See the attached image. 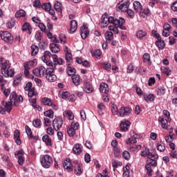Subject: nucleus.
I'll return each mask as SVG.
<instances>
[{"label": "nucleus", "mask_w": 177, "mask_h": 177, "mask_svg": "<svg viewBox=\"0 0 177 177\" xmlns=\"http://www.w3.org/2000/svg\"><path fill=\"white\" fill-rule=\"evenodd\" d=\"M21 82V73H19L15 76L13 81V85L15 86H19L20 82Z\"/></svg>", "instance_id": "41"}, {"label": "nucleus", "mask_w": 177, "mask_h": 177, "mask_svg": "<svg viewBox=\"0 0 177 177\" xmlns=\"http://www.w3.org/2000/svg\"><path fill=\"white\" fill-rule=\"evenodd\" d=\"M67 66H70L73 63V55L71 53L66 52L65 55Z\"/></svg>", "instance_id": "37"}, {"label": "nucleus", "mask_w": 177, "mask_h": 177, "mask_svg": "<svg viewBox=\"0 0 177 177\" xmlns=\"http://www.w3.org/2000/svg\"><path fill=\"white\" fill-rule=\"evenodd\" d=\"M154 99H156L154 94H149L147 97H145V100H146V102H147V100L149 102H154Z\"/></svg>", "instance_id": "60"}, {"label": "nucleus", "mask_w": 177, "mask_h": 177, "mask_svg": "<svg viewBox=\"0 0 177 177\" xmlns=\"http://www.w3.org/2000/svg\"><path fill=\"white\" fill-rule=\"evenodd\" d=\"M74 172L77 176L82 175V169H81V166L79 165L78 162H76Z\"/></svg>", "instance_id": "34"}, {"label": "nucleus", "mask_w": 177, "mask_h": 177, "mask_svg": "<svg viewBox=\"0 0 177 177\" xmlns=\"http://www.w3.org/2000/svg\"><path fill=\"white\" fill-rule=\"evenodd\" d=\"M66 71H67L68 75L73 76L74 75V74H75L77 70H75V68H71V66H68L66 68Z\"/></svg>", "instance_id": "53"}, {"label": "nucleus", "mask_w": 177, "mask_h": 177, "mask_svg": "<svg viewBox=\"0 0 177 177\" xmlns=\"http://www.w3.org/2000/svg\"><path fill=\"white\" fill-rule=\"evenodd\" d=\"M129 3H130L128 0H122L117 5V8H118V9L121 10V12H123L124 13H125V12L128 10V8H129Z\"/></svg>", "instance_id": "8"}, {"label": "nucleus", "mask_w": 177, "mask_h": 177, "mask_svg": "<svg viewBox=\"0 0 177 177\" xmlns=\"http://www.w3.org/2000/svg\"><path fill=\"white\" fill-rule=\"evenodd\" d=\"M72 80L75 86H78L81 84V77L78 75H73L72 76Z\"/></svg>", "instance_id": "30"}, {"label": "nucleus", "mask_w": 177, "mask_h": 177, "mask_svg": "<svg viewBox=\"0 0 177 177\" xmlns=\"http://www.w3.org/2000/svg\"><path fill=\"white\" fill-rule=\"evenodd\" d=\"M129 127H131V122H129V120H124L120 124V131L122 132H127Z\"/></svg>", "instance_id": "14"}, {"label": "nucleus", "mask_w": 177, "mask_h": 177, "mask_svg": "<svg viewBox=\"0 0 177 177\" xmlns=\"http://www.w3.org/2000/svg\"><path fill=\"white\" fill-rule=\"evenodd\" d=\"M15 156L16 158H18L19 165H23V164H24V151H23V150L17 151L15 153Z\"/></svg>", "instance_id": "12"}, {"label": "nucleus", "mask_w": 177, "mask_h": 177, "mask_svg": "<svg viewBox=\"0 0 177 177\" xmlns=\"http://www.w3.org/2000/svg\"><path fill=\"white\" fill-rule=\"evenodd\" d=\"M44 127H50L52 125V121H50V119L48 118H44Z\"/></svg>", "instance_id": "61"}, {"label": "nucleus", "mask_w": 177, "mask_h": 177, "mask_svg": "<svg viewBox=\"0 0 177 177\" xmlns=\"http://www.w3.org/2000/svg\"><path fill=\"white\" fill-rule=\"evenodd\" d=\"M170 158L172 160H177V151L176 149L171 151Z\"/></svg>", "instance_id": "62"}, {"label": "nucleus", "mask_w": 177, "mask_h": 177, "mask_svg": "<svg viewBox=\"0 0 177 177\" xmlns=\"http://www.w3.org/2000/svg\"><path fill=\"white\" fill-rule=\"evenodd\" d=\"M32 74L38 78H42V77L46 74V68L43 66H39L32 70Z\"/></svg>", "instance_id": "6"}, {"label": "nucleus", "mask_w": 177, "mask_h": 177, "mask_svg": "<svg viewBox=\"0 0 177 177\" xmlns=\"http://www.w3.org/2000/svg\"><path fill=\"white\" fill-rule=\"evenodd\" d=\"M80 128V123L72 122L71 126L70 127L67 128V133L68 136L71 138H73L75 136V131H78V129Z\"/></svg>", "instance_id": "3"}, {"label": "nucleus", "mask_w": 177, "mask_h": 177, "mask_svg": "<svg viewBox=\"0 0 177 177\" xmlns=\"http://www.w3.org/2000/svg\"><path fill=\"white\" fill-rule=\"evenodd\" d=\"M158 122L161 123V127L163 129H167L168 127V120L165 116H160L158 118Z\"/></svg>", "instance_id": "19"}, {"label": "nucleus", "mask_w": 177, "mask_h": 177, "mask_svg": "<svg viewBox=\"0 0 177 177\" xmlns=\"http://www.w3.org/2000/svg\"><path fill=\"white\" fill-rule=\"evenodd\" d=\"M138 138V134L135 133V132L133 131V135H131V137L127 140L126 143L127 145L132 144V143H136L138 141L136 140V138Z\"/></svg>", "instance_id": "26"}, {"label": "nucleus", "mask_w": 177, "mask_h": 177, "mask_svg": "<svg viewBox=\"0 0 177 177\" xmlns=\"http://www.w3.org/2000/svg\"><path fill=\"white\" fill-rule=\"evenodd\" d=\"M63 127V118L61 116H57L53 121V127L57 132Z\"/></svg>", "instance_id": "5"}, {"label": "nucleus", "mask_w": 177, "mask_h": 177, "mask_svg": "<svg viewBox=\"0 0 177 177\" xmlns=\"http://www.w3.org/2000/svg\"><path fill=\"white\" fill-rule=\"evenodd\" d=\"M161 72L162 73V74H165L167 75V77H169V75H171V69H169V68H167L165 66H162L160 68Z\"/></svg>", "instance_id": "48"}, {"label": "nucleus", "mask_w": 177, "mask_h": 177, "mask_svg": "<svg viewBox=\"0 0 177 177\" xmlns=\"http://www.w3.org/2000/svg\"><path fill=\"white\" fill-rule=\"evenodd\" d=\"M145 169L147 170V174L148 176H153V169L150 164L145 165Z\"/></svg>", "instance_id": "50"}, {"label": "nucleus", "mask_w": 177, "mask_h": 177, "mask_svg": "<svg viewBox=\"0 0 177 177\" xmlns=\"http://www.w3.org/2000/svg\"><path fill=\"white\" fill-rule=\"evenodd\" d=\"M132 109L127 106H122L119 110L120 117H127L131 114Z\"/></svg>", "instance_id": "11"}, {"label": "nucleus", "mask_w": 177, "mask_h": 177, "mask_svg": "<svg viewBox=\"0 0 177 177\" xmlns=\"http://www.w3.org/2000/svg\"><path fill=\"white\" fill-rule=\"evenodd\" d=\"M54 8L56 12H58L59 13H62V3L59 1H55L54 4Z\"/></svg>", "instance_id": "52"}, {"label": "nucleus", "mask_w": 177, "mask_h": 177, "mask_svg": "<svg viewBox=\"0 0 177 177\" xmlns=\"http://www.w3.org/2000/svg\"><path fill=\"white\" fill-rule=\"evenodd\" d=\"M42 141L48 147H52L53 146V143L52 142V138H49V135L48 134H45L44 136H43Z\"/></svg>", "instance_id": "17"}, {"label": "nucleus", "mask_w": 177, "mask_h": 177, "mask_svg": "<svg viewBox=\"0 0 177 177\" xmlns=\"http://www.w3.org/2000/svg\"><path fill=\"white\" fill-rule=\"evenodd\" d=\"M30 49L32 50V56H37V55H38V52H39V48L37 46L33 44L31 46Z\"/></svg>", "instance_id": "42"}, {"label": "nucleus", "mask_w": 177, "mask_h": 177, "mask_svg": "<svg viewBox=\"0 0 177 177\" xmlns=\"http://www.w3.org/2000/svg\"><path fill=\"white\" fill-rule=\"evenodd\" d=\"M41 8L46 10V12H48L50 9H52V4L50 3H44Z\"/></svg>", "instance_id": "55"}, {"label": "nucleus", "mask_w": 177, "mask_h": 177, "mask_svg": "<svg viewBox=\"0 0 177 177\" xmlns=\"http://www.w3.org/2000/svg\"><path fill=\"white\" fill-rule=\"evenodd\" d=\"M68 96H70L68 91H60L59 93V97H62V99H66Z\"/></svg>", "instance_id": "51"}, {"label": "nucleus", "mask_w": 177, "mask_h": 177, "mask_svg": "<svg viewBox=\"0 0 177 177\" xmlns=\"http://www.w3.org/2000/svg\"><path fill=\"white\" fill-rule=\"evenodd\" d=\"M42 35H44L43 32L37 31L35 35V38L37 42H41L42 41Z\"/></svg>", "instance_id": "54"}, {"label": "nucleus", "mask_w": 177, "mask_h": 177, "mask_svg": "<svg viewBox=\"0 0 177 177\" xmlns=\"http://www.w3.org/2000/svg\"><path fill=\"white\" fill-rule=\"evenodd\" d=\"M142 60L144 63H147V64H151V60L150 59V54L145 53L142 56Z\"/></svg>", "instance_id": "43"}, {"label": "nucleus", "mask_w": 177, "mask_h": 177, "mask_svg": "<svg viewBox=\"0 0 177 177\" xmlns=\"http://www.w3.org/2000/svg\"><path fill=\"white\" fill-rule=\"evenodd\" d=\"M97 109H98L99 114H100L101 115H103V114L104 113H102V111H104V110H106V106L104 105V104H103V102L98 104Z\"/></svg>", "instance_id": "45"}, {"label": "nucleus", "mask_w": 177, "mask_h": 177, "mask_svg": "<svg viewBox=\"0 0 177 177\" xmlns=\"http://www.w3.org/2000/svg\"><path fill=\"white\" fill-rule=\"evenodd\" d=\"M49 48L53 53H59V52H60V46L59 44L51 43L50 44Z\"/></svg>", "instance_id": "21"}, {"label": "nucleus", "mask_w": 177, "mask_h": 177, "mask_svg": "<svg viewBox=\"0 0 177 177\" xmlns=\"http://www.w3.org/2000/svg\"><path fill=\"white\" fill-rule=\"evenodd\" d=\"M113 24L114 26H119L120 30H127V26H124L125 23V19L122 17L118 19H114L113 17H109L107 12L102 15L101 21L99 23V26L101 28H104L109 26V24Z\"/></svg>", "instance_id": "1"}, {"label": "nucleus", "mask_w": 177, "mask_h": 177, "mask_svg": "<svg viewBox=\"0 0 177 177\" xmlns=\"http://www.w3.org/2000/svg\"><path fill=\"white\" fill-rule=\"evenodd\" d=\"M46 78L50 82H55L57 80V77L55 75V71L53 69H46Z\"/></svg>", "instance_id": "7"}, {"label": "nucleus", "mask_w": 177, "mask_h": 177, "mask_svg": "<svg viewBox=\"0 0 177 177\" xmlns=\"http://www.w3.org/2000/svg\"><path fill=\"white\" fill-rule=\"evenodd\" d=\"M41 103L44 104V106H49L50 107H52L54 110H57V105L53 103V101L48 97H44L41 99Z\"/></svg>", "instance_id": "10"}, {"label": "nucleus", "mask_w": 177, "mask_h": 177, "mask_svg": "<svg viewBox=\"0 0 177 177\" xmlns=\"http://www.w3.org/2000/svg\"><path fill=\"white\" fill-rule=\"evenodd\" d=\"M104 35L106 42H111V41H113L114 39V34L113 32H106Z\"/></svg>", "instance_id": "36"}, {"label": "nucleus", "mask_w": 177, "mask_h": 177, "mask_svg": "<svg viewBox=\"0 0 177 177\" xmlns=\"http://www.w3.org/2000/svg\"><path fill=\"white\" fill-rule=\"evenodd\" d=\"M1 74L3 75V73H6L9 68H10V63H9V61H6L1 66Z\"/></svg>", "instance_id": "24"}, {"label": "nucleus", "mask_w": 177, "mask_h": 177, "mask_svg": "<svg viewBox=\"0 0 177 177\" xmlns=\"http://www.w3.org/2000/svg\"><path fill=\"white\" fill-rule=\"evenodd\" d=\"M26 134L28 135V139H32L34 138V136L32 135V131H31V128L26 125L25 127Z\"/></svg>", "instance_id": "46"}, {"label": "nucleus", "mask_w": 177, "mask_h": 177, "mask_svg": "<svg viewBox=\"0 0 177 177\" xmlns=\"http://www.w3.org/2000/svg\"><path fill=\"white\" fill-rule=\"evenodd\" d=\"M22 31H28V34L29 35H31L32 34V26H31V24L28 22H25L22 27H21Z\"/></svg>", "instance_id": "16"}, {"label": "nucleus", "mask_w": 177, "mask_h": 177, "mask_svg": "<svg viewBox=\"0 0 177 177\" xmlns=\"http://www.w3.org/2000/svg\"><path fill=\"white\" fill-rule=\"evenodd\" d=\"M17 99V93L15 91H12L10 94V102L11 103H14L15 106H17V104H16Z\"/></svg>", "instance_id": "33"}, {"label": "nucleus", "mask_w": 177, "mask_h": 177, "mask_svg": "<svg viewBox=\"0 0 177 177\" xmlns=\"http://www.w3.org/2000/svg\"><path fill=\"white\" fill-rule=\"evenodd\" d=\"M1 104L4 106V110H6L7 113H10V111H12V106L13 104V102H11L10 101L8 102L2 101Z\"/></svg>", "instance_id": "18"}, {"label": "nucleus", "mask_w": 177, "mask_h": 177, "mask_svg": "<svg viewBox=\"0 0 177 177\" xmlns=\"http://www.w3.org/2000/svg\"><path fill=\"white\" fill-rule=\"evenodd\" d=\"M80 35L82 39H86L89 36V29L88 26L85 24H83L82 26L80 28Z\"/></svg>", "instance_id": "9"}, {"label": "nucleus", "mask_w": 177, "mask_h": 177, "mask_svg": "<svg viewBox=\"0 0 177 177\" xmlns=\"http://www.w3.org/2000/svg\"><path fill=\"white\" fill-rule=\"evenodd\" d=\"M45 63L46 64V66H48L49 68H47V70H53V71H56V64H53V62L52 61H48V60H45Z\"/></svg>", "instance_id": "40"}, {"label": "nucleus", "mask_w": 177, "mask_h": 177, "mask_svg": "<svg viewBox=\"0 0 177 177\" xmlns=\"http://www.w3.org/2000/svg\"><path fill=\"white\" fill-rule=\"evenodd\" d=\"M77 28H78V23L75 20L71 21V29L69 30V34H73L77 31Z\"/></svg>", "instance_id": "22"}, {"label": "nucleus", "mask_w": 177, "mask_h": 177, "mask_svg": "<svg viewBox=\"0 0 177 177\" xmlns=\"http://www.w3.org/2000/svg\"><path fill=\"white\" fill-rule=\"evenodd\" d=\"M63 167L64 169L67 171V172H73V164L71 163V160L70 159H66L64 162H63Z\"/></svg>", "instance_id": "13"}, {"label": "nucleus", "mask_w": 177, "mask_h": 177, "mask_svg": "<svg viewBox=\"0 0 177 177\" xmlns=\"http://www.w3.org/2000/svg\"><path fill=\"white\" fill-rule=\"evenodd\" d=\"M0 86L1 88V92H3L6 97H8L10 95V88H6L3 84H1Z\"/></svg>", "instance_id": "38"}, {"label": "nucleus", "mask_w": 177, "mask_h": 177, "mask_svg": "<svg viewBox=\"0 0 177 177\" xmlns=\"http://www.w3.org/2000/svg\"><path fill=\"white\" fill-rule=\"evenodd\" d=\"M122 157L124 160H129V158H131V153H129V151H124L122 153Z\"/></svg>", "instance_id": "63"}, {"label": "nucleus", "mask_w": 177, "mask_h": 177, "mask_svg": "<svg viewBox=\"0 0 177 177\" xmlns=\"http://www.w3.org/2000/svg\"><path fill=\"white\" fill-rule=\"evenodd\" d=\"M64 115H67L68 120H74V113H73V111H67L66 112H64Z\"/></svg>", "instance_id": "57"}, {"label": "nucleus", "mask_w": 177, "mask_h": 177, "mask_svg": "<svg viewBox=\"0 0 177 177\" xmlns=\"http://www.w3.org/2000/svg\"><path fill=\"white\" fill-rule=\"evenodd\" d=\"M102 67L104 68V70H106V71H111V64L109 62H103L102 64Z\"/></svg>", "instance_id": "49"}, {"label": "nucleus", "mask_w": 177, "mask_h": 177, "mask_svg": "<svg viewBox=\"0 0 177 177\" xmlns=\"http://www.w3.org/2000/svg\"><path fill=\"white\" fill-rule=\"evenodd\" d=\"M0 37L7 44H13V36L8 31H1Z\"/></svg>", "instance_id": "4"}, {"label": "nucleus", "mask_w": 177, "mask_h": 177, "mask_svg": "<svg viewBox=\"0 0 177 177\" xmlns=\"http://www.w3.org/2000/svg\"><path fill=\"white\" fill-rule=\"evenodd\" d=\"M155 45L158 48L159 50H162L165 48V41L164 40H157L155 42Z\"/></svg>", "instance_id": "31"}, {"label": "nucleus", "mask_w": 177, "mask_h": 177, "mask_svg": "<svg viewBox=\"0 0 177 177\" xmlns=\"http://www.w3.org/2000/svg\"><path fill=\"white\" fill-rule=\"evenodd\" d=\"M146 35H147V32L145 30H140L136 32V37L138 39H142Z\"/></svg>", "instance_id": "39"}, {"label": "nucleus", "mask_w": 177, "mask_h": 177, "mask_svg": "<svg viewBox=\"0 0 177 177\" xmlns=\"http://www.w3.org/2000/svg\"><path fill=\"white\" fill-rule=\"evenodd\" d=\"M40 163L43 168L48 169V168H50V166L53 165V159H52V156L48 154L43 155L40 157Z\"/></svg>", "instance_id": "2"}, {"label": "nucleus", "mask_w": 177, "mask_h": 177, "mask_svg": "<svg viewBox=\"0 0 177 177\" xmlns=\"http://www.w3.org/2000/svg\"><path fill=\"white\" fill-rule=\"evenodd\" d=\"M156 92L158 96H163V95H165V93L167 92V88H165L164 85L159 86L156 89Z\"/></svg>", "instance_id": "25"}, {"label": "nucleus", "mask_w": 177, "mask_h": 177, "mask_svg": "<svg viewBox=\"0 0 177 177\" xmlns=\"http://www.w3.org/2000/svg\"><path fill=\"white\" fill-rule=\"evenodd\" d=\"M2 75L6 78H9V77L12 78V77H14L15 75V70L10 68L7 69L6 72L3 73Z\"/></svg>", "instance_id": "29"}, {"label": "nucleus", "mask_w": 177, "mask_h": 177, "mask_svg": "<svg viewBox=\"0 0 177 177\" xmlns=\"http://www.w3.org/2000/svg\"><path fill=\"white\" fill-rule=\"evenodd\" d=\"M26 11L23 9L19 10L15 13V17H26Z\"/></svg>", "instance_id": "47"}, {"label": "nucleus", "mask_w": 177, "mask_h": 177, "mask_svg": "<svg viewBox=\"0 0 177 177\" xmlns=\"http://www.w3.org/2000/svg\"><path fill=\"white\" fill-rule=\"evenodd\" d=\"M52 56V53H50V51H45L44 55L41 57V59L43 60V62H44L46 60L47 57H50Z\"/></svg>", "instance_id": "58"}, {"label": "nucleus", "mask_w": 177, "mask_h": 177, "mask_svg": "<svg viewBox=\"0 0 177 177\" xmlns=\"http://www.w3.org/2000/svg\"><path fill=\"white\" fill-rule=\"evenodd\" d=\"M156 149L158 151H160L161 153L165 151V143H164L162 140H160L159 142L157 143Z\"/></svg>", "instance_id": "27"}, {"label": "nucleus", "mask_w": 177, "mask_h": 177, "mask_svg": "<svg viewBox=\"0 0 177 177\" xmlns=\"http://www.w3.org/2000/svg\"><path fill=\"white\" fill-rule=\"evenodd\" d=\"M133 7L136 12H138L139 13H142V10H143L142 4L139 1L133 2Z\"/></svg>", "instance_id": "28"}, {"label": "nucleus", "mask_w": 177, "mask_h": 177, "mask_svg": "<svg viewBox=\"0 0 177 177\" xmlns=\"http://www.w3.org/2000/svg\"><path fill=\"white\" fill-rule=\"evenodd\" d=\"M100 91L102 92V93H105V95H107L109 93V91H110V88H109V84L106 83H101L100 85Z\"/></svg>", "instance_id": "20"}, {"label": "nucleus", "mask_w": 177, "mask_h": 177, "mask_svg": "<svg viewBox=\"0 0 177 177\" xmlns=\"http://www.w3.org/2000/svg\"><path fill=\"white\" fill-rule=\"evenodd\" d=\"M111 164L113 168V171H115L118 167H122V163L120 161L115 160V159L111 160Z\"/></svg>", "instance_id": "35"}, {"label": "nucleus", "mask_w": 177, "mask_h": 177, "mask_svg": "<svg viewBox=\"0 0 177 177\" xmlns=\"http://www.w3.org/2000/svg\"><path fill=\"white\" fill-rule=\"evenodd\" d=\"M73 153L75 154V156H80V154L82 153V145L80 143L75 144L73 147Z\"/></svg>", "instance_id": "15"}, {"label": "nucleus", "mask_w": 177, "mask_h": 177, "mask_svg": "<svg viewBox=\"0 0 177 177\" xmlns=\"http://www.w3.org/2000/svg\"><path fill=\"white\" fill-rule=\"evenodd\" d=\"M6 26L8 28H13V27H15V21H13L12 19L8 20L6 23Z\"/></svg>", "instance_id": "64"}, {"label": "nucleus", "mask_w": 177, "mask_h": 177, "mask_svg": "<svg viewBox=\"0 0 177 177\" xmlns=\"http://www.w3.org/2000/svg\"><path fill=\"white\" fill-rule=\"evenodd\" d=\"M84 91L86 93H92V92H93V86H92V84H91V82H86L84 83Z\"/></svg>", "instance_id": "23"}, {"label": "nucleus", "mask_w": 177, "mask_h": 177, "mask_svg": "<svg viewBox=\"0 0 177 177\" xmlns=\"http://www.w3.org/2000/svg\"><path fill=\"white\" fill-rule=\"evenodd\" d=\"M113 154L115 157H116L117 158L121 157V153L120 152V149L118 148V147L113 148Z\"/></svg>", "instance_id": "59"}, {"label": "nucleus", "mask_w": 177, "mask_h": 177, "mask_svg": "<svg viewBox=\"0 0 177 177\" xmlns=\"http://www.w3.org/2000/svg\"><path fill=\"white\" fill-rule=\"evenodd\" d=\"M44 115L48 118H53L55 117V112L52 109H48L44 112Z\"/></svg>", "instance_id": "44"}, {"label": "nucleus", "mask_w": 177, "mask_h": 177, "mask_svg": "<svg viewBox=\"0 0 177 177\" xmlns=\"http://www.w3.org/2000/svg\"><path fill=\"white\" fill-rule=\"evenodd\" d=\"M32 124L35 128H40L42 124V122L39 119H35L32 122Z\"/></svg>", "instance_id": "56"}, {"label": "nucleus", "mask_w": 177, "mask_h": 177, "mask_svg": "<svg viewBox=\"0 0 177 177\" xmlns=\"http://www.w3.org/2000/svg\"><path fill=\"white\" fill-rule=\"evenodd\" d=\"M24 68L25 77H30V69L31 68V66H30L28 62L24 63Z\"/></svg>", "instance_id": "32"}]
</instances>
